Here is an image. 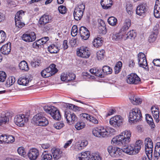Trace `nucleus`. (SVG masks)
<instances>
[{
    "label": "nucleus",
    "instance_id": "1",
    "mask_svg": "<svg viewBox=\"0 0 160 160\" xmlns=\"http://www.w3.org/2000/svg\"><path fill=\"white\" fill-rule=\"evenodd\" d=\"M132 132L129 130H126L119 135L113 138L111 142L116 145L121 147H127L130 142Z\"/></svg>",
    "mask_w": 160,
    "mask_h": 160
},
{
    "label": "nucleus",
    "instance_id": "2",
    "mask_svg": "<svg viewBox=\"0 0 160 160\" xmlns=\"http://www.w3.org/2000/svg\"><path fill=\"white\" fill-rule=\"evenodd\" d=\"M93 135L97 137H105L108 135H112L115 133L116 130L111 128L106 129L102 126H99L93 128L92 130Z\"/></svg>",
    "mask_w": 160,
    "mask_h": 160
},
{
    "label": "nucleus",
    "instance_id": "3",
    "mask_svg": "<svg viewBox=\"0 0 160 160\" xmlns=\"http://www.w3.org/2000/svg\"><path fill=\"white\" fill-rule=\"evenodd\" d=\"M102 160L101 154L98 152L92 153L91 156L89 151H86L81 153V156L77 158L76 160Z\"/></svg>",
    "mask_w": 160,
    "mask_h": 160
},
{
    "label": "nucleus",
    "instance_id": "4",
    "mask_svg": "<svg viewBox=\"0 0 160 160\" xmlns=\"http://www.w3.org/2000/svg\"><path fill=\"white\" fill-rule=\"evenodd\" d=\"M142 118V114L140 109L138 108L132 109L129 112V120L134 123L135 122L141 121Z\"/></svg>",
    "mask_w": 160,
    "mask_h": 160
},
{
    "label": "nucleus",
    "instance_id": "5",
    "mask_svg": "<svg viewBox=\"0 0 160 160\" xmlns=\"http://www.w3.org/2000/svg\"><path fill=\"white\" fill-rule=\"evenodd\" d=\"M43 109L54 119L58 120L60 118L61 116L59 111L55 107L53 106H45L43 107Z\"/></svg>",
    "mask_w": 160,
    "mask_h": 160
},
{
    "label": "nucleus",
    "instance_id": "6",
    "mask_svg": "<svg viewBox=\"0 0 160 160\" xmlns=\"http://www.w3.org/2000/svg\"><path fill=\"white\" fill-rule=\"evenodd\" d=\"M56 67V65L55 64H51L49 67L41 71V76L43 78H46L55 74L58 71Z\"/></svg>",
    "mask_w": 160,
    "mask_h": 160
},
{
    "label": "nucleus",
    "instance_id": "7",
    "mask_svg": "<svg viewBox=\"0 0 160 160\" xmlns=\"http://www.w3.org/2000/svg\"><path fill=\"white\" fill-rule=\"evenodd\" d=\"M145 151L146 154L149 160L152 158L153 142L150 138H147L145 140Z\"/></svg>",
    "mask_w": 160,
    "mask_h": 160
},
{
    "label": "nucleus",
    "instance_id": "8",
    "mask_svg": "<svg viewBox=\"0 0 160 160\" xmlns=\"http://www.w3.org/2000/svg\"><path fill=\"white\" fill-rule=\"evenodd\" d=\"M32 120L35 124L39 126H45L48 124V119L39 113L34 116Z\"/></svg>",
    "mask_w": 160,
    "mask_h": 160
},
{
    "label": "nucleus",
    "instance_id": "9",
    "mask_svg": "<svg viewBox=\"0 0 160 160\" xmlns=\"http://www.w3.org/2000/svg\"><path fill=\"white\" fill-rule=\"evenodd\" d=\"M142 143V141L139 140L136 142L134 145H128L127 148L128 151L127 152H128V154L134 155L138 153L141 148V145Z\"/></svg>",
    "mask_w": 160,
    "mask_h": 160
},
{
    "label": "nucleus",
    "instance_id": "10",
    "mask_svg": "<svg viewBox=\"0 0 160 160\" xmlns=\"http://www.w3.org/2000/svg\"><path fill=\"white\" fill-rule=\"evenodd\" d=\"M28 118L24 114H20L15 116L14 118V122L17 126L22 127L28 121Z\"/></svg>",
    "mask_w": 160,
    "mask_h": 160
},
{
    "label": "nucleus",
    "instance_id": "11",
    "mask_svg": "<svg viewBox=\"0 0 160 160\" xmlns=\"http://www.w3.org/2000/svg\"><path fill=\"white\" fill-rule=\"evenodd\" d=\"M148 9V7L146 3H141L137 6L136 9V14L143 17L146 16Z\"/></svg>",
    "mask_w": 160,
    "mask_h": 160
},
{
    "label": "nucleus",
    "instance_id": "12",
    "mask_svg": "<svg viewBox=\"0 0 160 160\" xmlns=\"http://www.w3.org/2000/svg\"><path fill=\"white\" fill-rule=\"evenodd\" d=\"M126 81L129 84L137 85L140 83L141 80L136 74L132 73L128 76Z\"/></svg>",
    "mask_w": 160,
    "mask_h": 160
},
{
    "label": "nucleus",
    "instance_id": "13",
    "mask_svg": "<svg viewBox=\"0 0 160 160\" xmlns=\"http://www.w3.org/2000/svg\"><path fill=\"white\" fill-rule=\"evenodd\" d=\"M123 120V118L121 116H115L110 119L109 123L114 127H119L122 124Z\"/></svg>",
    "mask_w": 160,
    "mask_h": 160
},
{
    "label": "nucleus",
    "instance_id": "14",
    "mask_svg": "<svg viewBox=\"0 0 160 160\" xmlns=\"http://www.w3.org/2000/svg\"><path fill=\"white\" fill-rule=\"evenodd\" d=\"M77 54L78 56L85 58H88L90 55V53L88 48L83 46L78 49Z\"/></svg>",
    "mask_w": 160,
    "mask_h": 160
},
{
    "label": "nucleus",
    "instance_id": "15",
    "mask_svg": "<svg viewBox=\"0 0 160 160\" xmlns=\"http://www.w3.org/2000/svg\"><path fill=\"white\" fill-rule=\"evenodd\" d=\"M64 117L67 122H75L77 119L76 115L73 113L72 112L69 110H66L64 112Z\"/></svg>",
    "mask_w": 160,
    "mask_h": 160
},
{
    "label": "nucleus",
    "instance_id": "16",
    "mask_svg": "<svg viewBox=\"0 0 160 160\" xmlns=\"http://www.w3.org/2000/svg\"><path fill=\"white\" fill-rule=\"evenodd\" d=\"M27 155L30 160H36L39 155V152L37 149L32 148L29 150Z\"/></svg>",
    "mask_w": 160,
    "mask_h": 160
},
{
    "label": "nucleus",
    "instance_id": "17",
    "mask_svg": "<svg viewBox=\"0 0 160 160\" xmlns=\"http://www.w3.org/2000/svg\"><path fill=\"white\" fill-rule=\"evenodd\" d=\"M22 39L27 42H32L36 38V35L34 32H32L29 33L24 34L22 36Z\"/></svg>",
    "mask_w": 160,
    "mask_h": 160
},
{
    "label": "nucleus",
    "instance_id": "18",
    "mask_svg": "<svg viewBox=\"0 0 160 160\" xmlns=\"http://www.w3.org/2000/svg\"><path fill=\"white\" fill-rule=\"evenodd\" d=\"M122 148H120L118 147H114V152L112 157H118L121 155L122 152H125L128 154L127 152L128 149L127 147H122Z\"/></svg>",
    "mask_w": 160,
    "mask_h": 160
},
{
    "label": "nucleus",
    "instance_id": "19",
    "mask_svg": "<svg viewBox=\"0 0 160 160\" xmlns=\"http://www.w3.org/2000/svg\"><path fill=\"white\" fill-rule=\"evenodd\" d=\"M79 33L82 38L84 40H86L90 36L89 30L85 27H81L79 29Z\"/></svg>",
    "mask_w": 160,
    "mask_h": 160
},
{
    "label": "nucleus",
    "instance_id": "20",
    "mask_svg": "<svg viewBox=\"0 0 160 160\" xmlns=\"http://www.w3.org/2000/svg\"><path fill=\"white\" fill-rule=\"evenodd\" d=\"M50 19L48 15L45 14L43 15L39 19L38 26L39 27H42L45 24L49 22Z\"/></svg>",
    "mask_w": 160,
    "mask_h": 160
},
{
    "label": "nucleus",
    "instance_id": "21",
    "mask_svg": "<svg viewBox=\"0 0 160 160\" xmlns=\"http://www.w3.org/2000/svg\"><path fill=\"white\" fill-rule=\"evenodd\" d=\"M11 51V44L8 42L2 46L0 48L1 52L3 54L8 55Z\"/></svg>",
    "mask_w": 160,
    "mask_h": 160
},
{
    "label": "nucleus",
    "instance_id": "22",
    "mask_svg": "<svg viewBox=\"0 0 160 160\" xmlns=\"http://www.w3.org/2000/svg\"><path fill=\"white\" fill-rule=\"evenodd\" d=\"M54 160L59 159L61 156L62 151L59 148H53L51 150Z\"/></svg>",
    "mask_w": 160,
    "mask_h": 160
},
{
    "label": "nucleus",
    "instance_id": "23",
    "mask_svg": "<svg viewBox=\"0 0 160 160\" xmlns=\"http://www.w3.org/2000/svg\"><path fill=\"white\" fill-rule=\"evenodd\" d=\"M153 13L155 18H160V0H156Z\"/></svg>",
    "mask_w": 160,
    "mask_h": 160
},
{
    "label": "nucleus",
    "instance_id": "24",
    "mask_svg": "<svg viewBox=\"0 0 160 160\" xmlns=\"http://www.w3.org/2000/svg\"><path fill=\"white\" fill-rule=\"evenodd\" d=\"M31 81L30 78L26 76H22L19 78L18 83L20 85L28 86L29 82Z\"/></svg>",
    "mask_w": 160,
    "mask_h": 160
},
{
    "label": "nucleus",
    "instance_id": "25",
    "mask_svg": "<svg viewBox=\"0 0 160 160\" xmlns=\"http://www.w3.org/2000/svg\"><path fill=\"white\" fill-rule=\"evenodd\" d=\"M129 99L133 104L136 105L141 104L142 102L141 98L135 97L134 95H132L130 97Z\"/></svg>",
    "mask_w": 160,
    "mask_h": 160
},
{
    "label": "nucleus",
    "instance_id": "26",
    "mask_svg": "<svg viewBox=\"0 0 160 160\" xmlns=\"http://www.w3.org/2000/svg\"><path fill=\"white\" fill-rule=\"evenodd\" d=\"M131 25V21L129 19L125 20L123 26L120 30L121 32H124L128 30Z\"/></svg>",
    "mask_w": 160,
    "mask_h": 160
},
{
    "label": "nucleus",
    "instance_id": "27",
    "mask_svg": "<svg viewBox=\"0 0 160 160\" xmlns=\"http://www.w3.org/2000/svg\"><path fill=\"white\" fill-rule=\"evenodd\" d=\"M98 31L100 33L103 34H105L107 32L106 25L103 20H101L100 21L98 27Z\"/></svg>",
    "mask_w": 160,
    "mask_h": 160
},
{
    "label": "nucleus",
    "instance_id": "28",
    "mask_svg": "<svg viewBox=\"0 0 160 160\" xmlns=\"http://www.w3.org/2000/svg\"><path fill=\"white\" fill-rule=\"evenodd\" d=\"M11 118V117L9 115V113H8L2 115L0 117V126L8 122L9 119Z\"/></svg>",
    "mask_w": 160,
    "mask_h": 160
},
{
    "label": "nucleus",
    "instance_id": "29",
    "mask_svg": "<svg viewBox=\"0 0 160 160\" xmlns=\"http://www.w3.org/2000/svg\"><path fill=\"white\" fill-rule=\"evenodd\" d=\"M48 50L51 53H57L59 52V49L57 45L52 44L48 46Z\"/></svg>",
    "mask_w": 160,
    "mask_h": 160
},
{
    "label": "nucleus",
    "instance_id": "30",
    "mask_svg": "<svg viewBox=\"0 0 160 160\" xmlns=\"http://www.w3.org/2000/svg\"><path fill=\"white\" fill-rule=\"evenodd\" d=\"M101 4L103 9H107L112 5V1L111 0H101Z\"/></svg>",
    "mask_w": 160,
    "mask_h": 160
},
{
    "label": "nucleus",
    "instance_id": "31",
    "mask_svg": "<svg viewBox=\"0 0 160 160\" xmlns=\"http://www.w3.org/2000/svg\"><path fill=\"white\" fill-rule=\"evenodd\" d=\"M82 116L83 118H86V119L88 120H89L93 124H98V120L92 116H90L86 113H83L82 114Z\"/></svg>",
    "mask_w": 160,
    "mask_h": 160
},
{
    "label": "nucleus",
    "instance_id": "32",
    "mask_svg": "<svg viewBox=\"0 0 160 160\" xmlns=\"http://www.w3.org/2000/svg\"><path fill=\"white\" fill-rule=\"evenodd\" d=\"M160 156V142H158L156 143L154 154L153 157L158 159Z\"/></svg>",
    "mask_w": 160,
    "mask_h": 160
},
{
    "label": "nucleus",
    "instance_id": "33",
    "mask_svg": "<svg viewBox=\"0 0 160 160\" xmlns=\"http://www.w3.org/2000/svg\"><path fill=\"white\" fill-rule=\"evenodd\" d=\"M103 42L101 38L97 37L94 38L92 41L93 46L96 48H98L101 46Z\"/></svg>",
    "mask_w": 160,
    "mask_h": 160
},
{
    "label": "nucleus",
    "instance_id": "34",
    "mask_svg": "<svg viewBox=\"0 0 160 160\" xmlns=\"http://www.w3.org/2000/svg\"><path fill=\"white\" fill-rule=\"evenodd\" d=\"M19 68L22 70L27 71L29 70L28 64L25 61H21L19 64Z\"/></svg>",
    "mask_w": 160,
    "mask_h": 160
},
{
    "label": "nucleus",
    "instance_id": "35",
    "mask_svg": "<svg viewBox=\"0 0 160 160\" xmlns=\"http://www.w3.org/2000/svg\"><path fill=\"white\" fill-rule=\"evenodd\" d=\"M15 82V79L13 76L9 77L7 79L5 85L7 87H9L12 85Z\"/></svg>",
    "mask_w": 160,
    "mask_h": 160
},
{
    "label": "nucleus",
    "instance_id": "36",
    "mask_svg": "<svg viewBox=\"0 0 160 160\" xmlns=\"http://www.w3.org/2000/svg\"><path fill=\"white\" fill-rule=\"evenodd\" d=\"M83 15V12L81 11H78L77 10H74L73 13V16L74 19L77 21H78L81 19Z\"/></svg>",
    "mask_w": 160,
    "mask_h": 160
},
{
    "label": "nucleus",
    "instance_id": "37",
    "mask_svg": "<svg viewBox=\"0 0 160 160\" xmlns=\"http://www.w3.org/2000/svg\"><path fill=\"white\" fill-rule=\"evenodd\" d=\"M46 151H45L42 153L41 156V160H52V155L46 153Z\"/></svg>",
    "mask_w": 160,
    "mask_h": 160
},
{
    "label": "nucleus",
    "instance_id": "38",
    "mask_svg": "<svg viewBox=\"0 0 160 160\" xmlns=\"http://www.w3.org/2000/svg\"><path fill=\"white\" fill-rule=\"evenodd\" d=\"M85 123L83 122L80 121L77 122L75 125V127L76 129L80 130L85 127Z\"/></svg>",
    "mask_w": 160,
    "mask_h": 160
},
{
    "label": "nucleus",
    "instance_id": "39",
    "mask_svg": "<svg viewBox=\"0 0 160 160\" xmlns=\"http://www.w3.org/2000/svg\"><path fill=\"white\" fill-rule=\"evenodd\" d=\"M146 119L148 123L151 125L152 128H154L155 125L154 124L153 119L152 116L149 114H146Z\"/></svg>",
    "mask_w": 160,
    "mask_h": 160
},
{
    "label": "nucleus",
    "instance_id": "40",
    "mask_svg": "<svg viewBox=\"0 0 160 160\" xmlns=\"http://www.w3.org/2000/svg\"><path fill=\"white\" fill-rule=\"evenodd\" d=\"M102 71L105 75H107L111 73L112 70L110 67L106 65L103 67Z\"/></svg>",
    "mask_w": 160,
    "mask_h": 160
},
{
    "label": "nucleus",
    "instance_id": "41",
    "mask_svg": "<svg viewBox=\"0 0 160 160\" xmlns=\"http://www.w3.org/2000/svg\"><path fill=\"white\" fill-rule=\"evenodd\" d=\"M122 63L121 61H118L114 67V71L115 74L118 73L121 71Z\"/></svg>",
    "mask_w": 160,
    "mask_h": 160
},
{
    "label": "nucleus",
    "instance_id": "42",
    "mask_svg": "<svg viewBox=\"0 0 160 160\" xmlns=\"http://www.w3.org/2000/svg\"><path fill=\"white\" fill-rule=\"evenodd\" d=\"M117 19L113 17H111L108 18V23L112 26H115L117 22Z\"/></svg>",
    "mask_w": 160,
    "mask_h": 160
},
{
    "label": "nucleus",
    "instance_id": "43",
    "mask_svg": "<svg viewBox=\"0 0 160 160\" xmlns=\"http://www.w3.org/2000/svg\"><path fill=\"white\" fill-rule=\"evenodd\" d=\"M71 148L72 150L76 151L81 150L83 149L82 146L81 145V143L78 142L75 145L73 144L71 147Z\"/></svg>",
    "mask_w": 160,
    "mask_h": 160
},
{
    "label": "nucleus",
    "instance_id": "44",
    "mask_svg": "<svg viewBox=\"0 0 160 160\" xmlns=\"http://www.w3.org/2000/svg\"><path fill=\"white\" fill-rule=\"evenodd\" d=\"M24 15V12L22 10L19 11L16 14L15 17V20H22V17Z\"/></svg>",
    "mask_w": 160,
    "mask_h": 160
},
{
    "label": "nucleus",
    "instance_id": "45",
    "mask_svg": "<svg viewBox=\"0 0 160 160\" xmlns=\"http://www.w3.org/2000/svg\"><path fill=\"white\" fill-rule=\"evenodd\" d=\"M105 51L104 50L102 49L98 51L97 53V58L99 60H102L104 57Z\"/></svg>",
    "mask_w": 160,
    "mask_h": 160
},
{
    "label": "nucleus",
    "instance_id": "46",
    "mask_svg": "<svg viewBox=\"0 0 160 160\" xmlns=\"http://www.w3.org/2000/svg\"><path fill=\"white\" fill-rule=\"evenodd\" d=\"M136 35V34L134 31L133 30H130L126 35V39L134 38Z\"/></svg>",
    "mask_w": 160,
    "mask_h": 160
},
{
    "label": "nucleus",
    "instance_id": "47",
    "mask_svg": "<svg viewBox=\"0 0 160 160\" xmlns=\"http://www.w3.org/2000/svg\"><path fill=\"white\" fill-rule=\"evenodd\" d=\"M64 124L63 122H59L54 123L53 125V127L57 129H60L63 127Z\"/></svg>",
    "mask_w": 160,
    "mask_h": 160
},
{
    "label": "nucleus",
    "instance_id": "48",
    "mask_svg": "<svg viewBox=\"0 0 160 160\" xmlns=\"http://www.w3.org/2000/svg\"><path fill=\"white\" fill-rule=\"evenodd\" d=\"M6 38V33L2 30L0 31V44L3 43Z\"/></svg>",
    "mask_w": 160,
    "mask_h": 160
},
{
    "label": "nucleus",
    "instance_id": "49",
    "mask_svg": "<svg viewBox=\"0 0 160 160\" xmlns=\"http://www.w3.org/2000/svg\"><path fill=\"white\" fill-rule=\"evenodd\" d=\"M22 20H15L16 26L19 29H21L25 25L24 23L22 22Z\"/></svg>",
    "mask_w": 160,
    "mask_h": 160
},
{
    "label": "nucleus",
    "instance_id": "50",
    "mask_svg": "<svg viewBox=\"0 0 160 160\" xmlns=\"http://www.w3.org/2000/svg\"><path fill=\"white\" fill-rule=\"evenodd\" d=\"M112 39L113 40L118 41L122 38V36L119 33H114L112 34Z\"/></svg>",
    "mask_w": 160,
    "mask_h": 160
},
{
    "label": "nucleus",
    "instance_id": "51",
    "mask_svg": "<svg viewBox=\"0 0 160 160\" xmlns=\"http://www.w3.org/2000/svg\"><path fill=\"white\" fill-rule=\"evenodd\" d=\"M17 151L18 153L21 156H23L25 155L26 152L25 149L22 147H20L17 149Z\"/></svg>",
    "mask_w": 160,
    "mask_h": 160
},
{
    "label": "nucleus",
    "instance_id": "52",
    "mask_svg": "<svg viewBox=\"0 0 160 160\" xmlns=\"http://www.w3.org/2000/svg\"><path fill=\"white\" fill-rule=\"evenodd\" d=\"M7 77L5 72L2 71H0V82H4Z\"/></svg>",
    "mask_w": 160,
    "mask_h": 160
},
{
    "label": "nucleus",
    "instance_id": "53",
    "mask_svg": "<svg viewBox=\"0 0 160 160\" xmlns=\"http://www.w3.org/2000/svg\"><path fill=\"white\" fill-rule=\"evenodd\" d=\"M68 77L67 78V82H69L74 80L75 78V75L73 73H68Z\"/></svg>",
    "mask_w": 160,
    "mask_h": 160
},
{
    "label": "nucleus",
    "instance_id": "54",
    "mask_svg": "<svg viewBox=\"0 0 160 160\" xmlns=\"http://www.w3.org/2000/svg\"><path fill=\"white\" fill-rule=\"evenodd\" d=\"M85 5L83 4H79L76 7L74 10L80 11H81L83 13V12L85 10Z\"/></svg>",
    "mask_w": 160,
    "mask_h": 160
},
{
    "label": "nucleus",
    "instance_id": "55",
    "mask_svg": "<svg viewBox=\"0 0 160 160\" xmlns=\"http://www.w3.org/2000/svg\"><path fill=\"white\" fill-rule=\"evenodd\" d=\"M7 137L6 143H12L15 140L14 137L12 135H7Z\"/></svg>",
    "mask_w": 160,
    "mask_h": 160
},
{
    "label": "nucleus",
    "instance_id": "56",
    "mask_svg": "<svg viewBox=\"0 0 160 160\" xmlns=\"http://www.w3.org/2000/svg\"><path fill=\"white\" fill-rule=\"evenodd\" d=\"M138 64L140 67L143 68L145 69L148 68L147 61L138 62Z\"/></svg>",
    "mask_w": 160,
    "mask_h": 160
},
{
    "label": "nucleus",
    "instance_id": "57",
    "mask_svg": "<svg viewBox=\"0 0 160 160\" xmlns=\"http://www.w3.org/2000/svg\"><path fill=\"white\" fill-rule=\"evenodd\" d=\"M126 9L127 10V12L128 14L129 15H131L133 13V11H132V7L131 4H129L127 5L126 6Z\"/></svg>",
    "mask_w": 160,
    "mask_h": 160
},
{
    "label": "nucleus",
    "instance_id": "58",
    "mask_svg": "<svg viewBox=\"0 0 160 160\" xmlns=\"http://www.w3.org/2000/svg\"><path fill=\"white\" fill-rule=\"evenodd\" d=\"M58 10L60 13L64 14L66 12L67 8L65 6L60 5L58 7Z\"/></svg>",
    "mask_w": 160,
    "mask_h": 160
},
{
    "label": "nucleus",
    "instance_id": "59",
    "mask_svg": "<svg viewBox=\"0 0 160 160\" xmlns=\"http://www.w3.org/2000/svg\"><path fill=\"white\" fill-rule=\"evenodd\" d=\"M78 28L77 26L73 25L71 33L72 36H75L78 33Z\"/></svg>",
    "mask_w": 160,
    "mask_h": 160
},
{
    "label": "nucleus",
    "instance_id": "60",
    "mask_svg": "<svg viewBox=\"0 0 160 160\" xmlns=\"http://www.w3.org/2000/svg\"><path fill=\"white\" fill-rule=\"evenodd\" d=\"M153 118L156 120V122H158L159 121L158 119L159 117V111H156V112H152Z\"/></svg>",
    "mask_w": 160,
    "mask_h": 160
},
{
    "label": "nucleus",
    "instance_id": "61",
    "mask_svg": "<svg viewBox=\"0 0 160 160\" xmlns=\"http://www.w3.org/2000/svg\"><path fill=\"white\" fill-rule=\"evenodd\" d=\"M156 35L154 33H153L150 35L148 40L150 42H152L156 40Z\"/></svg>",
    "mask_w": 160,
    "mask_h": 160
},
{
    "label": "nucleus",
    "instance_id": "62",
    "mask_svg": "<svg viewBox=\"0 0 160 160\" xmlns=\"http://www.w3.org/2000/svg\"><path fill=\"white\" fill-rule=\"evenodd\" d=\"M67 108L70 110H72L74 111L78 110V107L71 104H68L67 105Z\"/></svg>",
    "mask_w": 160,
    "mask_h": 160
},
{
    "label": "nucleus",
    "instance_id": "63",
    "mask_svg": "<svg viewBox=\"0 0 160 160\" xmlns=\"http://www.w3.org/2000/svg\"><path fill=\"white\" fill-rule=\"evenodd\" d=\"M67 75V73H62L61 75V80L62 81L67 82V77H68Z\"/></svg>",
    "mask_w": 160,
    "mask_h": 160
},
{
    "label": "nucleus",
    "instance_id": "64",
    "mask_svg": "<svg viewBox=\"0 0 160 160\" xmlns=\"http://www.w3.org/2000/svg\"><path fill=\"white\" fill-rule=\"evenodd\" d=\"M7 135L2 134L0 136V142L1 143H3V142H6V139Z\"/></svg>",
    "mask_w": 160,
    "mask_h": 160
}]
</instances>
